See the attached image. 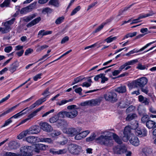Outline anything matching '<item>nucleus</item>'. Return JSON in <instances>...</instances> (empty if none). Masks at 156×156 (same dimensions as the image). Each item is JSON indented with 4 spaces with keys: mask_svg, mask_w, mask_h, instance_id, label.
Returning <instances> with one entry per match:
<instances>
[{
    "mask_svg": "<svg viewBox=\"0 0 156 156\" xmlns=\"http://www.w3.org/2000/svg\"><path fill=\"white\" fill-rule=\"evenodd\" d=\"M98 142L101 145L107 146H111L113 145V141L111 137L107 135H101L96 139Z\"/></svg>",
    "mask_w": 156,
    "mask_h": 156,
    "instance_id": "obj_1",
    "label": "nucleus"
},
{
    "mask_svg": "<svg viewBox=\"0 0 156 156\" xmlns=\"http://www.w3.org/2000/svg\"><path fill=\"white\" fill-rule=\"evenodd\" d=\"M147 81L148 80L146 78L142 77L131 83L130 86L132 88L138 87H143L147 83Z\"/></svg>",
    "mask_w": 156,
    "mask_h": 156,
    "instance_id": "obj_2",
    "label": "nucleus"
},
{
    "mask_svg": "<svg viewBox=\"0 0 156 156\" xmlns=\"http://www.w3.org/2000/svg\"><path fill=\"white\" fill-rule=\"evenodd\" d=\"M77 106L75 105H72L68 106L67 108L69 110V111L67 112V117L72 119L75 118L78 115V112L77 110Z\"/></svg>",
    "mask_w": 156,
    "mask_h": 156,
    "instance_id": "obj_3",
    "label": "nucleus"
},
{
    "mask_svg": "<svg viewBox=\"0 0 156 156\" xmlns=\"http://www.w3.org/2000/svg\"><path fill=\"white\" fill-rule=\"evenodd\" d=\"M104 97L106 101L112 103L116 102L118 100L117 94L113 91L107 92L104 95Z\"/></svg>",
    "mask_w": 156,
    "mask_h": 156,
    "instance_id": "obj_4",
    "label": "nucleus"
},
{
    "mask_svg": "<svg viewBox=\"0 0 156 156\" xmlns=\"http://www.w3.org/2000/svg\"><path fill=\"white\" fill-rule=\"evenodd\" d=\"M138 60L137 59L129 61L125 63L123 65L121 66L119 68L118 70H115L112 73V75L113 76H116L119 74L124 69L125 67L130 65H133L135 63L137 62Z\"/></svg>",
    "mask_w": 156,
    "mask_h": 156,
    "instance_id": "obj_5",
    "label": "nucleus"
},
{
    "mask_svg": "<svg viewBox=\"0 0 156 156\" xmlns=\"http://www.w3.org/2000/svg\"><path fill=\"white\" fill-rule=\"evenodd\" d=\"M69 152L73 154H79L82 150L81 147L75 144H71L68 147Z\"/></svg>",
    "mask_w": 156,
    "mask_h": 156,
    "instance_id": "obj_6",
    "label": "nucleus"
},
{
    "mask_svg": "<svg viewBox=\"0 0 156 156\" xmlns=\"http://www.w3.org/2000/svg\"><path fill=\"white\" fill-rule=\"evenodd\" d=\"M81 129L79 128H67L64 129L63 132L71 136L75 135L80 132Z\"/></svg>",
    "mask_w": 156,
    "mask_h": 156,
    "instance_id": "obj_7",
    "label": "nucleus"
},
{
    "mask_svg": "<svg viewBox=\"0 0 156 156\" xmlns=\"http://www.w3.org/2000/svg\"><path fill=\"white\" fill-rule=\"evenodd\" d=\"M131 129L129 126H126L125 128L124 132V135L122 137V140L125 142H127L128 140H129L130 135L132 134Z\"/></svg>",
    "mask_w": 156,
    "mask_h": 156,
    "instance_id": "obj_8",
    "label": "nucleus"
},
{
    "mask_svg": "<svg viewBox=\"0 0 156 156\" xmlns=\"http://www.w3.org/2000/svg\"><path fill=\"white\" fill-rule=\"evenodd\" d=\"M44 106H42L41 107L36 109L35 111L33 112L28 116L27 118L22 120L21 122L18 125V126L25 123L28 120H30L34 117L36 116L37 115V113L41 110L44 108Z\"/></svg>",
    "mask_w": 156,
    "mask_h": 156,
    "instance_id": "obj_9",
    "label": "nucleus"
},
{
    "mask_svg": "<svg viewBox=\"0 0 156 156\" xmlns=\"http://www.w3.org/2000/svg\"><path fill=\"white\" fill-rule=\"evenodd\" d=\"M36 4V2H34L28 6L22 8L20 11V13L22 14H24L31 11L35 8Z\"/></svg>",
    "mask_w": 156,
    "mask_h": 156,
    "instance_id": "obj_10",
    "label": "nucleus"
},
{
    "mask_svg": "<svg viewBox=\"0 0 156 156\" xmlns=\"http://www.w3.org/2000/svg\"><path fill=\"white\" fill-rule=\"evenodd\" d=\"M30 147L28 146H25L21 147L20 149V154H19L20 156H30L31 154L30 152V150L29 149Z\"/></svg>",
    "mask_w": 156,
    "mask_h": 156,
    "instance_id": "obj_11",
    "label": "nucleus"
},
{
    "mask_svg": "<svg viewBox=\"0 0 156 156\" xmlns=\"http://www.w3.org/2000/svg\"><path fill=\"white\" fill-rule=\"evenodd\" d=\"M129 141L132 144L135 146H137L139 144L138 138L132 133L130 135Z\"/></svg>",
    "mask_w": 156,
    "mask_h": 156,
    "instance_id": "obj_12",
    "label": "nucleus"
},
{
    "mask_svg": "<svg viewBox=\"0 0 156 156\" xmlns=\"http://www.w3.org/2000/svg\"><path fill=\"white\" fill-rule=\"evenodd\" d=\"M29 134H34L38 133L40 131L39 127L38 126L34 125L32 126L27 130Z\"/></svg>",
    "mask_w": 156,
    "mask_h": 156,
    "instance_id": "obj_13",
    "label": "nucleus"
},
{
    "mask_svg": "<svg viewBox=\"0 0 156 156\" xmlns=\"http://www.w3.org/2000/svg\"><path fill=\"white\" fill-rule=\"evenodd\" d=\"M23 140L30 144H34L39 142L37 137L32 136L25 137L23 139Z\"/></svg>",
    "mask_w": 156,
    "mask_h": 156,
    "instance_id": "obj_14",
    "label": "nucleus"
},
{
    "mask_svg": "<svg viewBox=\"0 0 156 156\" xmlns=\"http://www.w3.org/2000/svg\"><path fill=\"white\" fill-rule=\"evenodd\" d=\"M19 66V62L17 60L15 61L13 63L10 65L8 68L9 70L12 73L16 70Z\"/></svg>",
    "mask_w": 156,
    "mask_h": 156,
    "instance_id": "obj_15",
    "label": "nucleus"
},
{
    "mask_svg": "<svg viewBox=\"0 0 156 156\" xmlns=\"http://www.w3.org/2000/svg\"><path fill=\"white\" fill-rule=\"evenodd\" d=\"M135 131V134L138 136H144L147 135V131L146 129L144 128L140 129H138Z\"/></svg>",
    "mask_w": 156,
    "mask_h": 156,
    "instance_id": "obj_16",
    "label": "nucleus"
},
{
    "mask_svg": "<svg viewBox=\"0 0 156 156\" xmlns=\"http://www.w3.org/2000/svg\"><path fill=\"white\" fill-rule=\"evenodd\" d=\"M41 128L44 131L50 132L52 130L51 126L47 122H44L41 125Z\"/></svg>",
    "mask_w": 156,
    "mask_h": 156,
    "instance_id": "obj_17",
    "label": "nucleus"
},
{
    "mask_svg": "<svg viewBox=\"0 0 156 156\" xmlns=\"http://www.w3.org/2000/svg\"><path fill=\"white\" fill-rule=\"evenodd\" d=\"M28 107H27L25 109L21 111L20 112L16 114L13 116H12L11 118V119L12 118H14V119L17 118L24 115L26 114L30 110V109H28L27 110H26V111L24 112L25 110L28 109Z\"/></svg>",
    "mask_w": 156,
    "mask_h": 156,
    "instance_id": "obj_18",
    "label": "nucleus"
},
{
    "mask_svg": "<svg viewBox=\"0 0 156 156\" xmlns=\"http://www.w3.org/2000/svg\"><path fill=\"white\" fill-rule=\"evenodd\" d=\"M115 90L119 93H125L127 91L126 87L125 85H122L115 88Z\"/></svg>",
    "mask_w": 156,
    "mask_h": 156,
    "instance_id": "obj_19",
    "label": "nucleus"
},
{
    "mask_svg": "<svg viewBox=\"0 0 156 156\" xmlns=\"http://www.w3.org/2000/svg\"><path fill=\"white\" fill-rule=\"evenodd\" d=\"M67 152L66 149L60 150L58 151H56L54 149H51L50 150V152L54 154H61L66 153Z\"/></svg>",
    "mask_w": 156,
    "mask_h": 156,
    "instance_id": "obj_20",
    "label": "nucleus"
},
{
    "mask_svg": "<svg viewBox=\"0 0 156 156\" xmlns=\"http://www.w3.org/2000/svg\"><path fill=\"white\" fill-rule=\"evenodd\" d=\"M138 99L140 102L144 104L145 105H148L149 103V99L143 97L142 95L138 96Z\"/></svg>",
    "mask_w": 156,
    "mask_h": 156,
    "instance_id": "obj_21",
    "label": "nucleus"
},
{
    "mask_svg": "<svg viewBox=\"0 0 156 156\" xmlns=\"http://www.w3.org/2000/svg\"><path fill=\"white\" fill-rule=\"evenodd\" d=\"M124 150L120 146H117L113 148V151L115 154H121L123 153Z\"/></svg>",
    "mask_w": 156,
    "mask_h": 156,
    "instance_id": "obj_22",
    "label": "nucleus"
},
{
    "mask_svg": "<svg viewBox=\"0 0 156 156\" xmlns=\"http://www.w3.org/2000/svg\"><path fill=\"white\" fill-rule=\"evenodd\" d=\"M41 20V18L39 17L38 18H36L30 22L27 25V27L28 28L32 26L37 23Z\"/></svg>",
    "mask_w": 156,
    "mask_h": 156,
    "instance_id": "obj_23",
    "label": "nucleus"
},
{
    "mask_svg": "<svg viewBox=\"0 0 156 156\" xmlns=\"http://www.w3.org/2000/svg\"><path fill=\"white\" fill-rule=\"evenodd\" d=\"M156 122L154 121L149 120L146 122V125L147 128L149 129H155V125Z\"/></svg>",
    "mask_w": 156,
    "mask_h": 156,
    "instance_id": "obj_24",
    "label": "nucleus"
},
{
    "mask_svg": "<svg viewBox=\"0 0 156 156\" xmlns=\"http://www.w3.org/2000/svg\"><path fill=\"white\" fill-rule=\"evenodd\" d=\"M112 134L113 139L115 141L119 144H122V140L119 136L115 133H112Z\"/></svg>",
    "mask_w": 156,
    "mask_h": 156,
    "instance_id": "obj_25",
    "label": "nucleus"
},
{
    "mask_svg": "<svg viewBox=\"0 0 156 156\" xmlns=\"http://www.w3.org/2000/svg\"><path fill=\"white\" fill-rule=\"evenodd\" d=\"M5 22L2 23V24L4 25V27H2V31L5 34L9 32L11 30V26L8 25L6 24Z\"/></svg>",
    "mask_w": 156,
    "mask_h": 156,
    "instance_id": "obj_26",
    "label": "nucleus"
},
{
    "mask_svg": "<svg viewBox=\"0 0 156 156\" xmlns=\"http://www.w3.org/2000/svg\"><path fill=\"white\" fill-rule=\"evenodd\" d=\"M20 104V103H19L17 105L11 107V108H9L8 110L3 112V113L0 115V117H2L3 116H4L6 114L8 113L13 111Z\"/></svg>",
    "mask_w": 156,
    "mask_h": 156,
    "instance_id": "obj_27",
    "label": "nucleus"
},
{
    "mask_svg": "<svg viewBox=\"0 0 156 156\" xmlns=\"http://www.w3.org/2000/svg\"><path fill=\"white\" fill-rule=\"evenodd\" d=\"M52 32L51 31H45L44 30H42L38 32V35L41 36V37H42L43 36L51 34Z\"/></svg>",
    "mask_w": 156,
    "mask_h": 156,
    "instance_id": "obj_28",
    "label": "nucleus"
},
{
    "mask_svg": "<svg viewBox=\"0 0 156 156\" xmlns=\"http://www.w3.org/2000/svg\"><path fill=\"white\" fill-rule=\"evenodd\" d=\"M9 145L12 149H16L20 146L19 144L17 142L15 141L10 142L9 144Z\"/></svg>",
    "mask_w": 156,
    "mask_h": 156,
    "instance_id": "obj_29",
    "label": "nucleus"
},
{
    "mask_svg": "<svg viewBox=\"0 0 156 156\" xmlns=\"http://www.w3.org/2000/svg\"><path fill=\"white\" fill-rule=\"evenodd\" d=\"M37 15V13H34L24 18V20L26 22H28L35 18Z\"/></svg>",
    "mask_w": 156,
    "mask_h": 156,
    "instance_id": "obj_30",
    "label": "nucleus"
},
{
    "mask_svg": "<svg viewBox=\"0 0 156 156\" xmlns=\"http://www.w3.org/2000/svg\"><path fill=\"white\" fill-rule=\"evenodd\" d=\"M59 2L58 0H50L48 2V5L58 7L59 5Z\"/></svg>",
    "mask_w": 156,
    "mask_h": 156,
    "instance_id": "obj_31",
    "label": "nucleus"
},
{
    "mask_svg": "<svg viewBox=\"0 0 156 156\" xmlns=\"http://www.w3.org/2000/svg\"><path fill=\"white\" fill-rule=\"evenodd\" d=\"M150 120L149 116L147 115H143L141 118V121L143 123L146 124L147 121Z\"/></svg>",
    "mask_w": 156,
    "mask_h": 156,
    "instance_id": "obj_32",
    "label": "nucleus"
},
{
    "mask_svg": "<svg viewBox=\"0 0 156 156\" xmlns=\"http://www.w3.org/2000/svg\"><path fill=\"white\" fill-rule=\"evenodd\" d=\"M142 151L147 156L152 152V150L150 148L145 147L142 149Z\"/></svg>",
    "mask_w": 156,
    "mask_h": 156,
    "instance_id": "obj_33",
    "label": "nucleus"
},
{
    "mask_svg": "<svg viewBox=\"0 0 156 156\" xmlns=\"http://www.w3.org/2000/svg\"><path fill=\"white\" fill-rule=\"evenodd\" d=\"M135 4V3H133L129 5L128 7H125L123 9H121L120 10L119 12V14L118 15V16H120L122 14V13L124 12H125L127 11L128 9L131 7L132 6L134 5Z\"/></svg>",
    "mask_w": 156,
    "mask_h": 156,
    "instance_id": "obj_34",
    "label": "nucleus"
},
{
    "mask_svg": "<svg viewBox=\"0 0 156 156\" xmlns=\"http://www.w3.org/2000/svg\"><path fill=\"white\" fill-rule=\"evenodd\" d=\"M39 140L41 142H44L48 143H51L53 142L51 139L50 138H41L39 139Z\"/></svg>",
    "mask_w": 156,
    "mask_h": 156,
    "instance_id": "obj_35",
    "label": "nucleus"
},
{
    "mask_svg": "<svg viewBox=\"0 0 156 156\" xmlns=\"http://www.w3.org/2000/svg\"><path fill=\"white\" fill-rule=\"evenodd\" d=\"M48 96L49 95H47L46 96H45V97L43 98H41L38 100H37V101H36V102L37 104L38 105H41L43 103L45 102L46 100V98H48Z\"/></svg>",
    "mask_w": 156,
    "mask_h": 156,
    "instance_id": "obj_36",
    "label": "nucleus"
},
{
    "mask_svg": "<svg viewBox=\"0 0 156 156\" xmlns=\"http://www.w3.org/2000/svg\"><path fill=\"white\" fill-rule=\"evenodd\" d=\"M137 117V115L135 114H130L128 115L126 118L127 121H131Z\"/></svg>",
    "mask_w": 156,
    "mask_h": 156,
    "instance_id": "obj_37",
    "label": "nucleus"
},
{
    "mask_svg": "<svg viewBox=\"0 0 156 156\" xmlns=\"http://www.w3.org/2000/svg\"><path fill=\"white\" fill-rule=\"evenodd\" d=\"M27 134H28V132L27 130L23 131L18 136V139L19 140H21L23 138L26 136L27 135Z\"/></svg>",
    "mask_w": 156,
    "mask_h": 156,
    "instance_id": "obj_38",
    "label": "nucleus"
},
{
    "mask_svg": "<svg viewBox=\"0 0 156 156\" xmlns=\"http://www.w3.org/2000/svg\"><path fill=\"white\" fill-rule=\"evenodd\" d=\"M153 14H154V13H153L152 12H151L149 13H147V14H140L139 17H138V20H139L141 19L145 18L149 16H152Z\"/></svg>",
    "mask_w": 156,
    "mask_h": 156,
    "instance_id": "obj_39",
    "label": "nucleus"
},
{
    "mask_svg": "<svg viewBox=\"0 0 156 156\" xmlns=\"http://www.w3.org/2000/svg\"><path fill=\"white\" fill-rule=\"evenodd\" d=\"M67 112L61 111L58 114L57 117H58L64 118L66 116L67 117Z\"/></svg>",
    "mask_w": 156,
    "mask_h": 156,
    "instance_id": "obj_40",
    "label": "nucleus"
},
{
    "mask_svg": "<svg viewBox=\"0 0 156 156\" xmlns=\"http://www.w3.org/2000/svg\"><path fill=\"white\" fill-rule=\"evenodd\" d=\"M5 156H20L18 153H15L11 152H7L4 154Z\"/></svg>",
    "mask_w": 156,
    "mask_h": 156,
    "instance_id": "obj_41",
    "label": "nucleus"
},
{
    "mask_svg": "<svg viewBox=\"0 0 156 156\" xmlns=\"http://www.w3.org/2000/svg\"><path fill=\"white\" fill-rule=\"evenodd\" d=\"M10 0H5L4 1L0 4V6L2 8L7 7L9 4Z\"/></svg>",
    "mask_w": 156,
    "mask_h": 156,
    "instance_id": "obj_42",
    "label": "nucleus"
},
{
    "mask_svg": "<svg viewBox=\"0 0 156 156\" xmlns=\"http://www.w3.org/2000/svg\"><path fill=\"white\" fill-rule=\"evenodd\" d=\"M64 17L63 16H62L58 17L55 21V23L56 24H61L63 21Z\"/></svg>",
    "mask_w": 156,
    "mask_h": 156,
    "instance_id": "obj_43",
    "label": "nucleus"
},
{
    "mask_svg": "<svg viewBox=\"0 0 156 156\" xmlns=\"http://www.w3.org/2000/svg\"><path fill=\"white\" fill-rule=\"evenodd\" d=\"M58 120V118L57 116L55 115L49 119V121L51 123H54L57 122Z\"/></svg>",
    "mask_w": 156,
    "mask_h": 156,
    "instance_id": "obj_44",
    "label": "nucleus"
},
{
    "mask_svg": "<svg viewBox=\"0 0 156 156\" xmlns=\"http://www.w3.org/2000/svg\"><path fill=\"white\" fill-rule=\"evenodd\" d=\"M80 9V6H78L74 9L71 12L70 15L73 16L76 13V12L79 11Z\"/></svg>",
    "mask_w": 156,
    "mask_h": 156,
    "instance_id": "obj_45",
    "label": "nucleus"
},
{
    "mask_svg": "<svg viewBox=\"0 0 156 156\" xmlns=\"http://www.w3.org/2000/svg\"><path fill=\"white\" fill-rule=\"evenodd\" d=\"M117 38V37H110L106 38L105 39V41H106L107 43H109L112 42L113 40H116Z\"/></svg>",
    "mask_w": 156,
    "mask_h": 156,
    "instance_id": "obj_46",
    "label": "nucleus"
},
{
    "mask_svg": "<svg viewBox=\"0 0 156 156\" xmlns=\"http://www.w3.org/2000/svg\"><path fill=\"white\" fill-rule=\"evenodd\" d=\"M137 34V32H135L133 33H130L125 35V37L126 38H128L129 37H132L135 36Z\"/></svg>",
    "mask_w": 156,
    "mask_h": 156,
    "instance_id": "obj_47",
    "label": "nucleus"
},
{
    "mask_svg": "<svg viewBox=\"0 0 156 156\" xmlns=\"http://www.w3.org/2000/svg\"><path fill=\"white\" fill-rule=\"evenodd\" d=\"M144 48V47H143V48H141L139 50H136L135 49H133V50H131L129 52V53H130V54H131L134 53H137L138 52L141 51L145 49Z\"/></svg>",
    "mask_w": 156,
    "mask_h": 156,
    "instance_id": "obj_48",
    "label": "nucleus"
},
{
    "mask_svg": "<svg viewBox=\"0 0 156 156\" xmlns=\"http://www.w3.org/2000/svg\"><path fill=\"white\" fill-rule=\"evenodd\" d=\"M90 131L89 130H86L84 131H83L81 132H80V135L82 136L83 138H85L90 133Z\"/></svg>",
    "mask_w": 156,
    "mask_h": 156,
    "instance_id": "obj_49",
    "label": "nucleus"
},
{
    "mask_svg": "<svg viewBox=\"0 0 156 156\" xmlns=\"http://www.w3.org/2000/svg\"><path fill=\"white\" fill-rule=\"evenodd\" d=\"M96 135L95 134H92L90 137H87V141L88 142L94 140L95 137Z\"/></svg>",
    "mask_w": 156,
    "mask_h": 156,
    "instance_id": "obj_50",
    "label": "nucleus"
},
{
    "mask_svg": "<svg viewBox=\"0 0 156 156\" xmlns=\"http://www.w3.org/2000/svg\"><path fill=\"white\" fill-rule=\"evenodd\" d=\"M57 123L58 124V126H64L66 123L65 121L63 119L58 120Z\"/></svg>",
    "mask_w": 156,
    "mask_h": 156,
    "instance_id": "obj_51",
    "label": "nucleus"
},
{
    "mask_svg": "<svg viewBox=\"0 0 156 156\" xmlns=\"http://www.w3.org/2000/svg\"><path fill=\"white\" fill-rule=\"evenodd\" d=\"M91 102V105L95 106L98 105L99 100L98 99L92 100L90 101Z\"/></svg>",
    "mask_w": 156,
    "mask_h": 156,
    "instance_id": "obj_52",
    "label": "nucleus"
},
{
    "mask_svg": "<svg viewBox=\"0 0 156 156\" xmlns=\"http://www.w3.org/2000/svg\"><path fill=\"white\" fill-rule=\"evenodd\" d=\"M11 118H10L9 119L6 120L4 124L2 126V127H5L8 125H9L10 123L12 122V121L11 120Z\"/></svg>",
    "mask_w": 156,
    "mask_h": 156,
    "instance_id": "obj_53",
    "label": "nucleus"
},
{
    "mask_svg": "<svg viewBox=\"0 0 156 156\" xmlns=\"http://www.w3.org/2000/svg\"><path fill=\"white\" fill-rule=\"evenodd\" d=\"M15 20L16 19L15 18H13L11 20L7 21L5 22L6 23V24H8L9 25L11 26V25L14 23Z\"/></svg>",
    "mask_w": 156,
    "mask_h": 156,
    "instance_id": "obj_54",
    "label": "nucleus"
},
{
    "mask_svg": "<svg viewBox=\"0 0 156 156\" xmlns=\"http://www.w3.org/2000/svg\"><path fill=\"white\" fill-rule=\"evenodd\" d=\"M60 134V132L59 131L54 130L51 133L52 136H56L59 135Z\"/></svg>",
    "mask_w": 156,
    "mask_h": 156,
    "instance_id": "obj_55",
    "label": "nucleus"
},
{
    "mask_svg": "<svg viewBox=\"0 0 156 156\" xmlns=\"http://www.w3.org/2000/svg\"><path fill=\"white\" fill-rule=\"evenodd\" d=\"M75 135V139L76 140H80L83 138L82 135H80V132H79L78 133L76 134Z\"/></svg>",
    "mask_w": 156,
    "mask_h": 156,
    "instance_id": "obj_56",
    "label": "nucleus"
},
{
    "mask_svg": "<svg viewBox=\"0 0 156 156\" xmlns=\"http://www.w3.org/2000/svg\"><path fill=\"white\" fill-rule=\"evenodd\" d=\"M12 49V48L11 46H9L6 47L4 49V51L6 53H9L11 51Z\"/></svg>",
    "mask_w": 156,
    "mask_h": 156,
    "instance_id": "obj_57",
    "label": "nucleus"
},
{
    "mask_svg": "<svg viewBox=\"0 0 156 156\" xmlns=\"http://www.w3.org/2000/svg\"><path fill=\"white\" fill-rule=\"evenodd\" d=\"M135 108L134 106L131 105L129 106L126 110L127 112L129 113L133 111Z\"/></svg>",
    "mask_w": 156,
    "mask_h": 156,
    "instance_id": "obj_58",
    "label": "nucleus"
},
{
    "mask_svg": "<svg viewBox=\"0 0 156 156\" xmlns=\"http://www.w3.org/2000/svg\"><path fill=\"white\" fill-rule=\"evenodd\" d=\"M105 24L103 23H102V24L100 26H99L97 29H96L95 30L94 32L97 33L100 31L103 28Z\"/></svg>",
    "mask_w": 156,
    "mask_h": 156,
    "instance_id": "obj_59",
    "label": "nucleus"
},
{
    "mask_svg": "<svg viewBox=\"0 0 156 156\" xmlns=\"http://www.w3.org/2000/svg\"><path fill=\"white\" fill-rule=\"evenodd\" d=\"M119 106L122 108H124L127 107L128 106V105L127 104H125L123 101H121L119 103Z\"/></svg>",
    "mask_w": 156,
    "mask_h": 156,
    "instance_id": "obj_60",
    "label": "nucleus"
},
{
    "mask_svg": "<svg viewBox=\"0 0 156 156\" xmlns=\"http://www.w3.org/2000/svg\"><path fill=\"white\" fill-rule=\"evenodd\" d=\"M39 146L41 151H44L46 149V147L48 146L43 144H38Z\"/></svg>",
    "mask_w": 156,
    "mask_h": 156,
    "instance_id": "obj_61",
    "label": "nucleus"
},
{
    "mask_svg": "<svg viewBox=\"0 0 156 156\" xmlns=\"http://www.w3.org/2000/svg\"><path fill=\"white\" fill-rule=\"evenodd\" d=\"M42 75V74L41 73L36 75L33 77L34 80L35 81H37L38 79L41 78V76Z\"/></svg>",
    "mask_w": 156,
    "mask_h": 156,
    "instance_id": "obj_62",
    "label": "nucleus"
},
{
    "mask_svg": "<svg viewBox=\"0 0 156 156\" xmlns=\"http://www.w3.org/2000/svg\"><path fill=\"white\" fill-rule=\"evenodd\" d=\"M69 40V37L68 36H66L62 38L61 41V43L62 44H63L65 43L66 42L68 41Z\"/></svg>",
    "mask_w": 156,
    "mask_h": 156,
    "instance_id": "obj_63",
    "label": "nucleus"
},
{
    "mask_svg": "<svg viewBox=\"0 0 156 156\" xmlns=\"http://www.w3.org/2000/svg\"><path fill=\"white\" fill-rule=\"evenodd\" d=\"M103 76L104 73H101L99 74L98 75L95 76L94 78V80L95 81H97L99 78H101L102 76Z\"/></svg>",
    "mask_w": 156,
    "mask_h": 156,
    "instance_id": "obj_64",
    "label": "nucleus"
}]
</instances>
